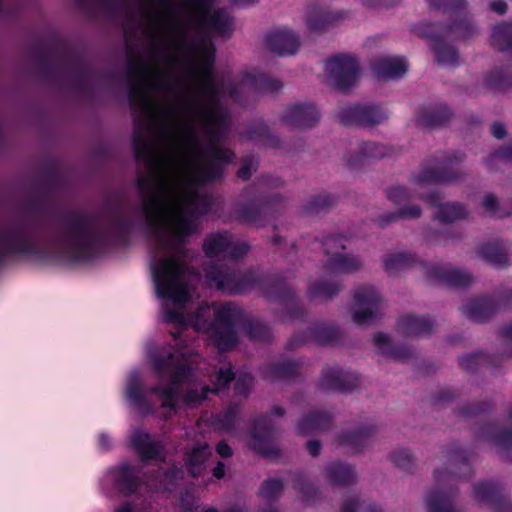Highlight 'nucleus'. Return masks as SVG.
I'll return each mask as SVG.
<instances>
[{
    "label": "nucleus",
    "instance_id": "48",
    "mask_svg": "<svg viewBox=\"0 0 512 512\" xmlns=\"http://www.w3.org/2000/svg\"><path fill=\"white\" fill-rule=\"evenodd\" d=\"M253 384V378L249 373H243L239 375L236 385H235V391L237 394L242 395L243 397H246L248 393L250 392V389Z\"/></svg>",
    "mask_w": 512,
    "mask_h": 512
},
{
    "label": "nucleus",
    "instance_id": "24",
    "mask_svg": "<svg viewBox=\"0 0 512 512\" xmlns=\"http://www.w3.org/2000/svg\"><path fill=\"white\" fill-rule=\"evenodd\" d=\"M211 448L206 442H197L196 446L188 453L186 467L189 473L196 477L204 469V463L211 456Z\"/></svg>",
    "mask_w": 512,
    "mask_h": 512
},
{
    "label": "nucleus",
    "instance_id": "52",
    "mask_svg": "<svg viewBox=\"0 0 512 512\" xmlns=\"http://www.w3.org/2000/svg\"><path fill=\"white\" fill-rule=\"evenodd\" d=\"M452 466L460 469L463 475L468 476L471 473L470 466L466 463L465 458L457 452L452 458Z\"/></svg>",
    "mask_w": 512,
    "mask_h": 512
},
{
    "label": "nucleus",
    "instance_id": "12",
    "mask_svg": "<svg viewBox=\"0 0 512 512\" xmlns=\"http://www.w3.org/2000/svg\"><path fill=\"white\" fill-rule=\"evenodd\" d=\"M338 118L342 124L347 126H371L381 123L387 118V115L377 107L353 105L343 108L339 112Z\"/></svg>",
    "mask_w": 512,
    "mask_h": 512
},
{
    "label": "nucleus",
    "instance_id": "54",
    "mask_svg": "<svg viewBox=\"0 0 512 512\" xmlns=\"http://www.w3.org/2000/svg\"><path fill=\"white\" fill-rule=\"evenodd\" d=\"M494 443L512 449V432H505L494 437Z\"/></svg>",
    "mask_w": 512,
    "mask_h": 512
},
{
    "label": "nucleus",
    "instance_id": "60",
    "mask_svg": "<svg viewBox=\"0 0 512 512\" xmlns=\"http://www.w3.org/2000/svg\"><path fill=\"white\" fill-rule=\"evenodd\" d=\"M308 453L315 457L320 452V443L318 441H308L306 444Z\"/></svg>",
    "mask_w": 512,
    "mask_h": 512
},
{
    "label": "nucleus",
    "instance_id": "61",
    "mask_svg": "<svg viewBox=\"0 0 512 512\" xmlns=\"http://www.w3.org/2000/svg\"><path fill=\"white\" fill-rule=\"evenodd\" d=\"M357 503L354 500L344 501L341 512H356Z\"/></svg>",
    "mask_w": 512,
    "mask_h": 512
},
{
    "label": "nucleus",
    "instance_id": "13",
    "mask_svg": "<svg viewBox=\"0 0 512 512\" xmlns=\"http://www.w3.org/2000/svg\"><path fill=\"white\" fill-rule=\"evenodd\" d=\"M249 446L257 453L267 457L276 455L277 450L273 444V426L269 418L265 417L256 421Z\"/></svg>",
    "mask_w": 512,
    "mask_h": 512
},
{
    "label": "nucleus",
    "instance_id": "57",
    "mask_svg": "<svg viewBox=\"0 0 512 512\" xmlns=\"http://www.w3.org/2000/svg\"><path fill=\"white\" fill-rule=\"evenodd\" d=\"M216 451L221 457L232 456V449L225 441H220L216 446Z\"/></svg>",
    "mask_w": 512,
    "mask_h": 512
},
{
    "label": "nucleus",
    "instance_id": "3",
    "mask_svg": "<svg viewBox=\"0 0 512 512\" xmlns=\"http://www.w3.org/2000/svg\"><path fill=\"white\" fill-rule=\"evenodd\" d=\"M430 6L443 9L450 17H455V23L448 27H440L427 23L418 24L414 31L426 38L431 45L436 61L442 66L454 65L458 61L457 52L448 46L444 40L465 39L475 30L464 11V0H427Z\"/></svg>",
    "mask_w": 512,
    "mask_h": 512
},
{
    "label": "nucleus",
    "instance_id": "23",
    "mask_svg": "<svg viewBox=\"0 0 512 512\" xmlns=\"http://www.w3.org/2000/svg\"><path fill=\"white\" fill-rule=\"evenodd\" d=\"M126 394L129 401L142 413H150L153 411L152 404L148 400V395L143 390L138 376L134 375L130 377Z\"/></svg>",
    "mask_w": 512,
    "mask_h": 512
},
{
    "label": "nucleus",
    "instance_id": "49",
    "mask_svg": "<svg viewBox=\"0 0 512 512\" xmlns=\"http://www.w3.org/2000/svg\"><path fill=\"white\" fill-rule=\"evenodd\" d=\"M258 213H259V209L255 205L241 207L235 211L236 218L241 220L242 222H246V223L255 221Z\"/></svg>",
    "mask_w": 512,
    "mask_h": 512
},
{
    "label": "nucleus",
    "instance_id": "29",
    "mask_svg": "<svg viewBox=\"0 0 512 512\" xmlns=\"http://www.w3.org/2000/svg\"><path fill=\"white\" fill-rule=\"evenodd\" d=\"M325 476L333 485L349 484L355 478L352 468L342 463H333L327 466Z\"/></svg>",
    "mask_w": 512,
    "mask_h": 512
},
{
    "label": "nucleus",
    "instance_id": "1",
    "mask_svg": "<svg viewBox=\"0 0 512 512\" xmlns=\"http://www.w3.org/2000/svg\"><path fill=\"white\" fill-rule=\"evenodd\" d=\"M147 35H226L232 20L225 10H214L212 0H150L145 12Z\"/></svg>",
    "mask_w": 512,
    "mask_h": 512
},
{
    "label": "nucleus",
    "instance_id": "22",
    "mask_svg": "<svg viewBox=\"0 0 512 512\" xmlns=\"http://www.w3.org/2000/svg\"><path fill=\"white\" fill-rule=\"evenodd\" d=\"M331 423V417L327 413L312 412L303 417L297 425V433L306 436L308 434L326 430Z\"/></svg>",
    "mask_w": 512,
    "mask_h": 512
},
{
    "label": "nucleus",
    "instance_id": "20",
    "mask_svg": "<svg viewBox=\"0 0 512 512\" xmlns=\"http://www.w3.org/2000/svg\"><path fill=\"white\" fill-rule=\"evenodd\" d=\"M132 444L139 453L142 461L162 459V444L151 440L149 434L135 431L132 435Z\"/></svg>",
    "mask_w": 512,
    "mask_h": 512
},
{
    "label": "nucleus",
    "instance_id": "34",
    "mask_svg": "<svg viewBox=\"0 0 512 512\" xmlns=\"http://www.w3.org/2000/svg\"><path fill=\"white\" fill-rule=\"evenodd\" d=\"M115 480L119 489L126 494L134 492L138 486L137 473L129 465H123L118 469Z\"/></svg>",
    "mask_w": 512,
    "mask_h": 512
},
{
    "label": "nucleus",
    "instance_id": "35",
    "mask_svg": "<svg viewBox=\"0 0 512 512\" xmlns=\"http://www.w3.org/2000/svg\"><path fill=\"white\" fill-rule=\"evenodd\" d=\"M337 16L325 9L314 8L307 17V25L311 30L319 31L336 21Z\"/></svg>",
    "mask_w": 512,
    "mask_h": 512
},
{
    "label": "nucleus",
    "instance_id": "37",
    "mask_svg": "<svg viewBox=\"0 0 512 512\" xmlns=\"http://www.w3.org/2000/svg\"><path fill=\"white\" fill-rule=\"evenodd\" d=\"M340 289L341 285L339 283H329L321 280L309 287V296L312 299L326 300L337 295Z\"/></svg>",
    "mask_w": 512,
    "mask_h": 512
},
{
    "label": "nucleus",
    "instance_id": "27",
    "mask_svg": "<svg viewBox=\"0 0 512 512\" xmlns=\"http://www.w3.org/2000/svg\"><path fill=\"white\" fill-rule=\"evenodd\" d=\"M399 328L406 335L417 336L429 333L432 324L427 319L407 315L399 320Z\"/></svg>",
    "mask_w": 512,
    "mask_h": 512
},
{
    "label": "nucleus",
    "instance_id": "17",
    "mask_svg": "<svg viewBox=\"0 0 512 512\" xmlns=\"http://www.w3.org/2000/svg\"><path fill=\"white\" fill-rule=\"evenodd\" d=\"M319 119L317 109L310 104H299L289 107L284 115L285 122L295 128H311Z\"/></svg>",
    "mask_w": 512,
    "mask_h": 512
},
{
    "label": "nucleus",
    "instance_id": "51",
    "mask_svg": "<svg viewBox=\"0 0 512 512\" xmlns=\"http://www.w3.org/2000/svg\"><path fill=\"white\" fill-rule=\"evenodd\" d=\"M487 83L489 86L496 88H504L512 84L510 78L504 77L498 72L491 74L487 79Z\"/></svg>",
    "mask_w": 512,
    "mask_h": 512
},
{
    "label": "nucleus",
    "instance_id": "43",
    "mask_svg": "<svg viewBox=\"0 0 512 512\" xmlns=\"http://www.w3.org/2000/svg\"><path fill=\"white\" fill-rule=\"evenodd\" d=\"M246 332L251 339L257 341H267L270 338L269 328L254 320H249L246 323Z\"/></svg>",
    "mask_w": 512,
    "mask_h": 512
},
{
    "label": "nucleus",
    "instance_id": "19",
    "mask_svg": "<svg viewBox=\"0 0 512 512\" xmlns=\"http://www.w3.org/2000/svg\"><path fill=\"white\" fill-rule=\"evenodd\" d=\"M427 276L431 280L456 287H466L473 281L470 274L447 266H433L427 270Z\"/></svg>",
    "mask_w": 512,
    "mask_h": 512
},
{
    "label": "nucleus",
    "instance_id": "53",
    "mask_svg": "<svg viewBox=\"0 0 512 512\" xmlns=\"http://www.w3.org/2000/svg\"><path fill=\"white\" fill-rule=\"evenodd\" d=\"M496 158L503 159L507 162L512 163V142L507 147L497 150L491 154L490 160Z\"/></svg>",
    "mask_w": 512,
    "mask_h": 512
},
{
    "label": "nucleus",
    "instance_id": "58",
    "mask_svg": "<svg viewBox=\"0 0 512 512\" xmlns=\"http://www.w3.org/2000/svg\"><path fill=\"white\" fill-rule=\"evenodd\" d=\"M477 360H478V358L474 355L463 357L460 360V366L463 369H467V370L473 369L476 366Z\"/></svg>",
    "mask_w": 512,
    "mask_h": 512
},
{
    "label": "nucleus",
    "instance_id": "9",
    "mask_svg": "<svg viewBox=\"0 0 512 512\" xmlns=\"http://www.w3.org/2000/svg\"><path fill=\"white\" fill-rule=\"evenodd\" d=\"M203 250L209 257L238 259L248 253L249 245L245 242L234 240L232 235L227 232L214 233L205 239Z\"/></svg>",
    "mask_w": 512,
    "mask_h": 512
},
{
    "label": "nucleus",
    "instance_id": "10",
    "mask_svg": "<svg viewBox=\"0 0 512 512\" xmlns=\"http://www.w3.org/2000/svg\"><path fill=\"white\" fill-rule=\"evenodd\" d=\"M325 72L333 85L344 89L355 83L359 74V67L353 57L338 55L326 62Z\"/></svg>",
    "mask_w": 512,
    "mask_h": 512
},
{
    "label": "nucleus",
    "instance_id": "55",
    "mask_svg": "<svg viewBox=\"0 0 512 512\" xmlns=\"http://www.w3.org/2000/svg\"><path fill=\"white\" fill-rule=\"evenodd\" d=\"M491 133L497 139H502L506 135L505 127L500 122H494L491 125Z\"/></svg>",
    "mask_w": 512,
    "mask_h": 512
},
{
    "label": "nucleus",
    "instance_id": "26",
    "mask_svg": "<svg viewBox=\"0 0 512 512\" xmlns=\"http://www.w3.org/2000/svg\"><path fill=\"white\" fill-rule=\"evenodd\" d=\"M388 154L389 149L384 145L375 142H366L359 148L357 157L349 161V165L354 167L368 160L381 159Z\"/></svg>",
    "mask_w": 512,
    "mask_h": 512
},
{
    "label": "nucleus",
    "instance_id": "62",
    "mask_svg": "<svg viewBox=\"0 0 512 512\" xmlns=\"http://www.w3.org/2000/svg\"><path fill=\"white\" fill-rule=\"evenodd\" d=\"M365 1L368 2L369 5H371L373 7H382V6L388 7L393 3L394 0H365Z\"/></svg>",
    "mask_w": 512,
    "mask_h": 512
},
{
    "label": "nucleus",
    "instance_id": "47",
    "mask_svg": "<svg viewBox=\"0 0 512 512\" xmlns=\"http://www.w3.org/2000/svg\"><path fill=\"white\" fill-rule=\"evenodd\" d=\"M391 457L394 464L402 469L408 470L412 467L413 457L406 449L395 451Z\"/></svg>",
    "mask_w": 512,
    "mask_h": 512
},
{
    "label": "nucleus",
    "instance_id": "25",
    "mask_svg": "<svg viewBox=\"0 0 512 512\" xmlns=\"http://www.w3.org/2000/svg\"><path fill=\"white\" fill-rule=\"evenodd\" d=\"M451 113L445 106H437L422 110L417 116V123L422 127L442 125L450 119Z\"/></svg>",
    "mask_w": 512,
    "mask_h": 512
},
{
    "label": "nucleus",
    "instance_id": "64",
    "mask_svg": "<svg viewBox=\"0 0 512 512\" xmlns=\"http://www.w3.org/2000/svg\"><path fill=\"white\" fill-rule=\"evenodd\" d=\"M451 476L449 475H446L442 472H439V471H436L435 472V480L436 482L441 485L442 483H444L446 481V479H449L450 480Z\"/></svg>",
    "mask_w": 512,
    "mask_h": 512
},
{
    "label": "nucleus",
    "instance_id": "41",
    "mask_svg": "<svg viewBox=\"0 0 512 512\" xmlns=\"http://www.w3.org/2000/svg\"><path fill=\"white\" fill-rule=\"evenodd\" d=\"M338 337V331L327 324L317 325L312 330V338L321 344L333 343Z\"/></svg>",
    "mask_w": 512,
    "mask_h": 512
},
{
    "label": "nucleus",
    "instance_id": "8",
    "mask_svg": "<svg viewBox=\"0 0 512 512\" xmlns=\"http://www.w3.org/2000/svg\"><path fill=\"white\" fill-rule=\"evenodd\" d=\"M383 308L382 297L374 287L360 286L355 289L351 310L356 324H369L381 314Z\"/></svg>",
    "mask_w": 512,
    "mask_h": 512
},
{
    "label": "nucleus",
    "instance_id": "14",
    "mask_svg": "<svg viewBox=\"0 0 512 512\" xmlns=\"http://www.w3.org/2000/svg\"><path fill=\"white\" fill-rule=\"evenodd\" d=\"M474 496L480 503L487 504L494 512H512V503L492 483H480L474 487Z\"/></svg>",
    "mask_w": 512,
    "mask_h": 512
},
{
    "label": "nucleus",
    "instance_id": "36",
    "mask_svg": "<svg viewBox=\"0 0 512 512\" xmlns=\"http://www.w3.org/2000/svg\"><path fill=\"white\" fill-rule=\"evenodd\" d=\"M414 261V257L406 253L389 254L383 258L384 268L390 275L409 267Z\"/></svg>",
    "mask_w": 512,
    "mask_h": 512
},
{
    "label": "nucleus",
    "instance_id": "4",
    "mask_svg": "<svg viewBox=\"0 0 512 512\" xmlns=\"http://www.w3.org/2000/svg\"><path fill=\"white\" fill-rule=\"evenodd\" d=\"M458 179L457 173H452L446 167H426L411 179V190L421 199L438 208L436 217L441 222H453L466 218V208L457 202L440 204V196L430 192L433 184L450 183Z\"/></svg>",
    "mask_w": 512,
    "mask_h": 512
},
{
    "label": "nucleus",
    "instance_id": "31",
    "mask_svg": "<svg viewBox=\"0 0 512 512\" xmlns=\"http://www.w3.org/2000/svg\"><path fill=\"white\" fill-rule=\"evenodd\" d=\"M494 312V304L487 299L475 300L465 306V313L476 322L486 320L491 317Z\"/></svg>",
    "mask_w": 512,
    "mask_h": 512
},
{
    "label": "nucleus",
    "instance_id": "50",
    "mask_svg": "<svg viewBox=\"0 0 512 512\" xmlns=\"http://www.w3.org/2000/svg\"><path fill=\"white\" fill-rule=\"evenodd\" d=\"M257 169V162L253 158H245L243 165L238 171V176L243 179H248L253 171Z\"/></svg>",
    "mask_w": 512,
    "mask_h": 512
},
{
    "label": "nucleus",
    "instance_id": "16",
    "mask_svg": "<svg viewBox=\"0 0 512 512\" xmlns=\"http://www.w3.org/2000/svg\"><path fill=\"white\" fill-rule=\"evenodd\" d=\"M371 67L377 78L388 80L403 76L408 69V64L401 57L381 56L373 60Z\"/></svg>",
    "mask_w": 512,
    "mask_h": 512
},
{
    "label": "nucleus",
    "instance_id": "2",
    "mask_svg": "<svg viewBox=\"0 0 512 512\" xmlns=\"http://www.w3.org/2000/svg\"><path fill=\"white\" fill-rule=\"evenodd\" d=\"M154 370L160 379L168 380L167 385L160 384L150 389L161 402L165 409L164 417H168L175 411L176 402L181 392L186 391L184 402L188 405H195L207 397L208 393H217L225 388L233 379L234 373L231 367L220 368L215 375L216 383L213 388L208 386L195 385L194 375L191 372V361L184 352L162 351L151 358Z\"/></svg>",
    "mask_w": 512,
    "mask_h": 512
},
{
    "label": "nucleus",
    "instance_id": "15",
    "mask_svg": "<svg viewBox=\"0 0 512 512\" xmlns=\"http://www.w3.org/2000/svg\"><path fill=\"white\" fill-rule=\"evenodd\" d=\"M268 49L279 55H292L299 47L298 37L287 29H277L268 34L266 38Z\"/></svg>",
    "mask_w": 512,
    "mask_h": 512
},
{
    "label": "nucleus",
    "instance_id": "63",
    "mask_svg": "<svg viewBox=\"0 0 512 512\" xmlns=\"http://www.w3.org/2000/svg\"><path fill=\"white\" fill-rule=\"evenodd\" d=\"M213 476L217 479H221L224 476V465L218 462L217 466L213 469Z\"/></svg>",
    "mask_w": 512,
    "mask_h": 512
},
{
    "label": "nucleus",
    "instance_id": "40",
    "mask_svg": "<svg viewBox=\"0 0 512 512\" xmlns=\"http://www.w3.org/2000/svg\"><path fill=\"white\" fill-rule=\"evenodd\" d=\"M427 509L428 512H457L449 496L443 491L430 495L427 500Z\"/></svg>",
    "mask_w": 512,
    "mask_h": 512
},
{
    "label": "nucleus",
    "instance_id": "6",
    "mask_svg": "<svg viewBox=\"0 0 512 512\" xmlns=\"http://www.w3.org/2000/svg\"><path fill=\"white\" fill-rule=\"evenodd\" d=\"M346 238L343 236L327 237L323 242L325 271L327 274H349L362 267V261L354 255L345 253Z\"/></svg>",
    "mask_w": 512,
    "mask_h": 512
},
{
    "label": "nucleus",
    "instance_id": "28",
    "mask_svg": "<svg viewBox=\"0 0 512 512\" xmlns=\"http://www.w3.org/2000/svg\"><path fill=\"white\" fill-rule=\"evenodd\" d=\"M159 475L156 477H148L145 484L156 491H169L174 485L176 479H178L182 472L181 470L173 467L169 471L158 472Z\"/></svg>",
    "mask_w": 512,
    "mask_h": 512
},
{
    "label": "nucleus",
    "instance_id": "18",
    "mask_svg": "<svg viewBox=\"0 0 512 512\" xmlns=\"http://www.w3.org/2000/svg\"><path fill=\"white\" fill-rule=\"evenodd\" d=\"M387 197L396 205L403 206L396 213H390L391 219L388 222H394L398 219L417 218L421 214V210L417 205L405 207L406 203L412 197L406 188L401 186L392 187L387 191Z\"/></svg>",
    "mask_w": 512,
    "mask_h": 512
},
{
    "label": "nucleus",
    "instance_id": "32",
    "mask_svg": "<svg viewBox=\"0 0 512 512\" xmlns=\"http://www.w3.org/2000/svg\"><path fill=\"white\" fill-rule=\"evenodd\" d=\"M299 367L296 363L282 362L268 365L264 370L266 379L274 381L289 379L298 373Z\"/></svg>",
    "mask_w": 512,
    "mask_h": 512
},
{
    "label": "nucleus",
    "instance_id": "44",
    "mask_svg": "<svg viewBox=\"0 0 512 512\" xmlns=\"http://www.w3.org/2000/svg\"><path fill=\"white\" fill-rule=\"evenodd\" d=\"M335 202V199L328 194H320L313 199H311L306 204V210L310 213H318L321 211H325L329 207H331Z\"/></svg>",
    "mask_w": 512,
    "mask_h": 512
},
{
    "label": "nucleus",
    "instance_id": "56",
    "mask_svg": "<svg viewBox=\"0 0 512 512\" xmlns=\"http://www.w3.org/2000/svg\"><path fill=\"white\" fill-rule=\"evenodd\" d=\"M83 5L106 7L113 5L116 0H78Z\"/></svg>",
    "mask_w": 512,
    "mask_h": 512
},
{
    "label": "nucleus",
    "instance_id": "11",
    "mask_svg": "<svg viewBox=\"0 0 512 512\" xmlns=\"http://www.w3.org/2000/svg\"><path fill=\"white\" fill-rule=\"evenodd\" d=\"M282 87L279 80L272 79L262 73H246L235 87L228 88V94L237 98L242 93H272L277 92Z\"/></svg>",
    "mask_w": 512,
    "mask_h": 512
},
{
    "label": "nucleus",
    "instance_id": "30",
    "mask_svg": "<svg viewBox=\"0 0 512 512\" xmlns=\"http://www.w3.org/2000/svg\"><path fill=\"white\" fill-rule=\"evenodd\" d=\"M374 343L381 354L391 356L397 360L404 361L411 356V352L407 348H392L390 339L386 334L377 333L374 335Z\"/></svg>",
    "mask_w": 512,
    "mask_h": 512
},
{
    "label": "nucleus",
    "instance_id": "46",
    "mask_svg": "<svg viewBox=\"0 0 512 512\" xmlns=\"http://www.w3.org/2000/svg\"><path fill=\"white\" fill-rule=\"evenodd\" d=\"M283 490V484L276 479L267 480L261 487L260 494L267 501L277 498Z\"/></svg>",
    "mask_w": 512,
    "mask_h": 512
},
{
    "label": "nucleus",
    "instance_id": "5",
    "mask_svg": "<svg viewBox=\"0 0 512 512\" xmlns=\"http://www.w3.org/2000/svg\"><path fill=\"white\" fill-rule=\"evenodd\" d=\"M206 277L210 285L227 294H243L250 291L258 279L254 272H236L224 265H212L206 268Z\"/></svg>",
    "mask_w": 512,
    "mask_h": 512
},
{
    "label": "nucleus",
    "instance_id": "38",
    "mask_svg": "<svg viewBox=\"0 0 512 512\" xmlns=\"http://www.w3.org/2000/svg\"><path fill=\"white\" fill-rule=\"evenodd\" d=\"M373 434L371 428L358 430L349 435H342L339 437L340 445L351 446V451L356 452L364 446L366 440Z\"/></svg>",
    "mask_w": 512,
    "mask_h": 512
},
{
    "label": "nucleus",
    "instance_id": "45",
    "mask_svg": "<svg viewBox=\"0 0 512 512\" xmlns=\"http://www.w3.org/2000/svg\"><path fill=\"white\" fill-rule=\"evenodd\" d=\"M481 205L487 213L496 217H505L511 213L503 210L495 195L491 193L484 195Z\"/></svg>",
    "mask_w": 512,
    "mask_h": 512
},
{
    "label": "nucleus",
    "instance_id": "7",
    "mask_svg": "<svg viewBox=\"0 0 512 512\" xmlns=\"http://www.w3.org/2000/svg\"><path fill=\"white\" fill-rule=\"evenodd\" d=\"M60 240L75 255L85 254L94 240L92 220L82 216L68 220L62 227Z\"/></svg>",
    "mask_w": 512,
    "mask_h": 512
},
{
    "label": "nucleus",
    "instance_id": "39",
    "mask_svg": "<svg viewBox=\"0 0 512 512\" xmlns=\"http://www.w3.org/2000/svg\"><path fill=\"white\" fill-rule=\"evenodd\" d=\"M239 408L236 405H231L223 414L218 415L214 421L216 429L231 432L236 427Z\"/></svg>",
    "mask_w": 512,
    "mask_h": 512
},
{
    "label": "nucleus",
    "instance_id": "33",
    "mask_svg": "<svg viewBox=\"0 0 512 512\" xmlns=\"http://www.w3.org/2000/svg\"><path fill=\"white\" fill-rule=\"evenodd\" d=\"M491 45L500 51L512 49V23H503L493 29Z\"/></svg>",
    "mask_w": 512,
    "mask_h": 512
},
{
    "label": "nucleus",
    "instance_id": "42",
    "mask_svg": "<svg viewBox=\"0 0 512 512\" xmlns=\"http://www.w3.org/2000/svg\"><path fill=\"white\" fill-rule=\"evenodd\" d=\"M483 258L491 264L503 265L506 262V255L496 244H486L480 251Z\"/></svg>",
    "mask_w": 512,
    "mask_h": 512
},
{
    "label": "nucleus",
    "instance_id": "21",
    "mask_svg": "<svg viewBox=\"0 0 512 512\" xmlns=\"http://www.w3.org/2000/svg\"><path fill=\"white\" fill-rule=\"evenodd\" d=\"M320 385L325 390L349 391L354 384L349 375L336 368H327L323 371Z\"/></svg>",
    "mask_w": 512,
    "mask_h": 512
},
{
    "label": "nucleus",
    "instance_id": "59",
    "mask_svg": "<svg viewBox=\"0 0 512 512\" xmlns=\"http://www.w3.org/2000/svg\"><path fill=\"white\" fill-rule=\"evenodd\" d=\"M490 8H491V10L495 11L496 13L502 15L506 12L507 6H506L505 2L498 0V1L491 2Z\"/></svg>",
    "mask_w": 512,
    "mask_h": 512
}]
</instances>
